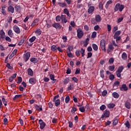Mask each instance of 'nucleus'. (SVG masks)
I'll list each match as a JSON object with an SVG mask.
<instances>
[{"label": "nucleus", "instance_id": "obj_30", "mask_svg": "<svg viewBox=\"0 0 131 131\" xmlns=\"http://www.w3.org/2000/svg\"><path fill=\"white\" fill-rule=\"evenodd\" d=\"M6 7H2L1 12L4 15H6Z\"/></svg>", "mask_w": 131, "mask_h": 131}, {"label": "nucleus", "instance_id": "obj_4", "mask_svg": "<svg viewBox=\"0 0 131 131\" xmlns=\"http://www.w3.org/2000/svg\"><path fill=\"white\" fill-rule=\"evenodd\" d=\"M73 49V46H69V47H68V48L67 50V56H68V57H69V58H72V57H73V54L71 53V51Z\"/></svg>", "mask_w": 131, "mask_h": 131}, {"label": "nucleus", "instance_id": "obj_11", "mask_svg": "<svg viewBox=\"0 0 131 131\" xmlns=\"http://www.w3.org/2000/svg\"><path fill=\"white\" fill-rule=\"evenodd\" d=\"M17 52H18V50L17 49L14 50L13 51V52H12V53L11 54V55L9 56V59L11 60V59H12L13 57H14V56H15V55L17 54Z\"/></svg>", "mask_w": 131, "mask_h": 131}, {"label": "nucleus", "instance_id": "obj_8", "mask_svg": "<svg viewBox=\"0 0 131 131\" xmlns=\"http://www.w3.org/2000/svg\"><path fill=\"white\" fill-rule=\"evenodd\" d=\"M120 90L121 91L126 92L128 90V88L126 86V84H123L121 85V87L120 88Z\"/></svg>", "mask_w": 131, "mask_h": 131}, {"label": "nucleus", "instance_id": "obj_23", "mask_svg": "<svg viewBox=\"0 0 131 131\" xmlns=\"http://www.w3.org/2000/svg\"><path fill=\"white\" fill-rule=\"evenodd\" d=\"M121 31L120 30L116 31L114 34V38H117V37H119V35L121 34Z\"/></svg>", "mask_w": 131, "mask_h": 131}, {"label": "nucleus", "instance_id": "obj_62", "mask_svg": "<svg viewBox=\"0 0 131 131\" xmlns=\"http://www.w3.org/2000/svg\"><path fill=\"white\" fill-rule=\"evenodd\" d=\"M97 32H95V31L93 32L92 34V36H91L92 38H95L97 36Z\"/></svg>", "mask_w": 131, "mask_h": 131}, {"label": "nucleus", "instance_id": "obj_24", "mask_svg": "<svg viewBox=\"0 0 131 131\" xmlns=\"http://www.w3.org/2000/svg\"><path fill=\"white\" fill-rule=\"evenodd\" d=\"M104 70L102 69L100 70V77L102 79L104 78L105 77V75H104Z\"/></svg>", "mask_w": 131, "mask_h": 131}, {"label": "nucleus", "instance_id": "obj_52", "mask_svg": "<svg viewBox=\"0 0 131 131\" xmlns=\"http://www.w3.org/2000/svg\"><path fill=\"white\" fill-rule=\"evenodd\" d=\"M2 102L4 104V106H6L7 105V102L5 98L4 97H3L2 98Z\"/></svg>", "mask_w": 131, "mask_h": 131}, {"label": "nucleus", "instance_id": "obj_41", "mask_svg": "<svg viewBox=\"0 0 131 131\" xmlns=\"http://www.w3.org/2000/svg\"><path fill=\"white\" fill-rule=\"evenodd\" d=\"M92 48L94 51H98V46L96 44H92Z\"/></svg>", "mask_w": 131, "mask_h": 131}, {"label": "nucleus", "instance_id": "obj_59", "mask_svg": "<svg viewBox=\"0 0 131 131\" xmlns=\"http://www.w3.org/2000/svg\"><path fill=\"white\" fill-rule=\"evenodd\" d=\"M22 77H18V78H17V84H20L22 82Z\"/></svg>", "mask_w": 131, "mask_h": 131}, {"label": "nucleus", "instance_id": "obj_56", "mask_svg": "<svg viewBox=\"0 0 131 131\" xmlns=\"http://www.w3.org/2000/svg\"><path fill=\"white\" fill-rule=\"evenodd\" d=\"M61 19V16H60V15H57L56 16V21L57 22L60 21Z\"/></svg>", "mask_w": 131, "mask_h": 131}, {"label": "nucleus", "instance_id": "obj_26", "mask_svg": "<svg viewBox=\"0 0 131 131\" xmlns=\"http://www.w3.org/2000/svg\"><path fill=\"white\" fill-rule=\"evenodd\" d=\"M59 6L62 8H66L67 6V4L66 3H58Z\"/></svg>", "mask_w": 131, "mask_h": 131}, {"label": "nucleus", "instance_id": "obj_47", "mask_svg": "<svg viewBox=\"0 0 131 131\" xmlns=\"http://www.w3.org/2000/svg\"><path fill=\"white\" fill-rule=\"evenodd\" d=\"M106 108V106L105 105L103 104L102 105V106H100V110L101 111H104V110H105Z\"/></svg>", "mask_w": 131, "mask_h": 131}, {"label": "nucleus", "instance_id": "obj_37", "mask_svg": "<svg viewBox=\"0 0 131 131\" xmlns=\"http://www.w3.org/2000/svg\"><path fill=\"white\" fill-rule=\"evenodd\" d=\"M125 107L127 109H130V104L128 101H126L125 102Z\"/></svg>", "mask_w": 131, "mask_h": 131}, {"label": "nucleus", "instance_id": "obj_40", "mask_svg": "<svg viewBox=\"0 0 131 131\" xmlns=\"http://www.w3.org/2000/svg\"><path fill=\"white\" fill-rule=\"evenodd\" d=\"M8 35L11 37L13 36V33L12 30L10 29L8 31Z\"/></svg>", "mask_w": 131, "mask_h": 131}, {"label": "nucleus", "instance_id": "obj_55", "mask_svg": "<svg viewBox=\"0 0 131 131\" xmlns=\"http://www.w3.org/2000/svg\"><path fill=\"white\" fill-rule=\"evenodd\" d=\"M108 49L111 50L112 51H114V50L115 49V48L114 47L113 45L108 44Z\"/></svg>", "mask_w": 131, "mask_h": 131}, {"label": "nucleus", "instance_id": "obj_42", "mask_svg": "<svg viewBox=\"0 0 131 131\" xmlns=\"http://www.w3.org/2000/svg\"><path fill=\"white\" fill-rule=\"evenodd\" d=\"M51 50L52 52H55V51H57V47L56 45H53L51 47Z\"/></svg>", "mask_w": 131, "mask_h": 131}, {"label": "nucleus", "instance_id": "obj_50", "mask_svg": "<svg viewBox=\"0 0 131 131\" xmlns=\"http://www.w3.org/2000/svg\"><path fill=\"white\" fill-rule=\"evenodd\" d=\"M125 125L126 126V127H127L128 129H129L130 128V124L129 123V122L128 121H127L126 123H125Z\"/></svg>", "mask_w": 131, "mask_h": 131}, {"label": "nucleus", "instance_id": "obj_36", "mask_svg": "<svg viewBox=\"0 0 131 131\" xmlns=\"http://www.w3.org/2000/svg\"><path fill=\"white\" fill-rule=\"evenodd\" d=\"M123 69H124V68L123 67V66H121L120 67H119L117 72L122 73Z\"/></svg>", "mask_w": 131, "mask_h": 131}, {"label": "nucleus", "instance_id": "obj_39", "mask_svg": "<svg viewBox=\"0 0 131 131\" xmlns=\"http://www.w3.org/2000/svg\"><path fill=\"white\" fill-rule=\"evenodd\" d=\"M50 78L51 80L55 82L56 81V79H55V75L53 74H50Z\"/></svg>", "mask_w": 131, "mask_h": 131}, {"label": "nucleus", "instance_id": "obj_33", "mask_svg": "<svg viewBox=\"0 0 131 131\" xmlns=\"http://www.w3.org/2000/svg\"><path fill=\"white\" fill-rule=\"evenodd\" d=\"M118 123V119L116 118L113 121V126H116Z\"/></svg>", "mask_w": 131, "mask_h": 131}, {"label": "nucleus", "instance_id": "obj_44", "mask_svg": "<svg viewBox=\"0 0 131 131\" xmlns=\"http://www.w3.org/2000/svg\"><path fill=\"white\" fill-rule=\"evenodd\" d=\"M36 39V36H32L31 38H30L29 39V42H34V41Z\"/></svg>", "mask_w": 131, "mask_h": 131}, {"label": "nucleus", "instance_id": "obj_12", "mask_svg": "<svg viewBox=\"0 0 131 131\" xmlns=\"http://www.w3.org/2000/svg\"><path fill=\"white\" fill-rule=\"evenodd\" d=\"M36 82V79L35 78H30L29 80V83L30 84H35Z\"/></svg>", "mask_w": 131, "mask_h": 131}, {"label": "nucleus", "instance_id": "obj_22", "mask_svg": "<svg viewBox=\"0 0 131 131\" xmlns=\"http://www.w3.org/2000/svg\"><path fill=\"white\" fill-rule=\"evenodd\" d=\"M35 109L38 112H41V111H42V106H40V105L39 106L38 105H35Z\"/></svg>", "mask_w": 131, "mask_h": 131}, {"label": "nucleus", "instance_id": "obj_60", "mask_svg": "<svg viewBox=\"0 0 131 131\" xmlns=\"http://www.w3.org/2000/svg\"><path fill=\"white\" fill-rule=\"evenodd\" d=\"M109 79L110 80H114L115 79V75L113 74H111L109 76Z\"/></svg>", "mask_w": 131, "mask_h": 131}, {"label": "nucleus", "instance_id": "obj_54", "mask_svg": "<svg viewBox=\"0 0 131 131\" xmlns=\"http://www.w3.org/2000/svg\"><path fill=\"white\" fill-rule=\"evenodd\" d=\"M85 50H84L83 48L81 49L80 53L81 54V56L82 57H84V56H85Z\"/></svg>", "mask_w": 131, "mask_h": 131}, {"label": "nucleus", "instance_id": "obj_43", "mask_svg": "<svg viewBox=\"0 0 131 131\" xmlns=\"http://www.w3.org/2000/svg\"><path fill=\"white\" fill-rule=\"evenodd\" d=\"M113 3V2L112 0L108 1L105 5V8H107L108 7L109 5H111V4H112Z\"/></svg>", "mask_w": 131, "mask_h": 131}, {"label": "nucleus", "instance_id": "obj_2", "mask_svg": "<svg viewBox=\"0 0 131 131\" xmlns=\"http://www.w3.org/2000/svg\"><path fill=\"white\" fill-rule=\"evenodd\" d=\"M124 8V5H121L119 3H118V4H116V5H115V7L114 8V11L115 12H117L119 10L120 12H122Z\"/></svg>", "mask_w": 131, "mask_h": 131}, {"label": "nucleus", "instance_id": "obj_25", "mask_svg": "<svg viewBox=\"0 0 131 131\" xmlns=\"http://www.w3.org/2000/svg\"><path fill=\"white\" fill-rule=\"evenodd\" d=\"M120 82L119 81H116L113 84V86L114 88L116 87V88H118L120 85Z\"/></svg>", "mask_w": 131, "mask_h": 131}, {"label": "nucleus", "instance_id": "obj_17", "mask_svg": "<svg viewBox=\"0 0 131 131\" xmlns=\"http://www.w3.org/2000/svg\"><path fill=\"white\" fill-rule=\"evenodd\" d=\"M7 10L8 12H11V13H14V8L12 6H10L8 7Z\"/></svg>", "mask_w": 131, "mask_h": 131}, {"label": "nucleus", "instance_id": "obj_49", "mask_svg": "<svg viewBox=\"0 0 131 131\" xmlns=\"http://www.w3.org/2000/svg\"><path fill=\"white\" fill-rule=\"evenodd\" d=\"M103 5L104 4H103V2H101L99 3V5H98L99 9L102 10L103 9Z\"/></svg>", "mask_w": 131, "mask_h": 131}, {"label": "nucleus", "instance_id": "obj_45", "mask_svg": "<svg viewBox=\"0 0 131 131\" xmlns=\"http://www.w3.org/2000/svg\"><path fill=\"white\" fill-rule=\"evenodd\" d=\"M70 101V97L69 95H67L65 98V103H68Z\"/></svg>", "mask_w": 131, "mask_h": 131}, {"label": "nucleus", "instance_id": "obj_29", "mask_svg": "<svg viewBox=\"0 0 131 131\" xmlns=\"http://www.w3.org/2000/svg\"><path fill=\"white\" fill-rule=\"evenodd\" d=\"M55 102V106L58 107L60 104V100L59 99L55 100V101H53Z\"/></svg>", "mask_w": 131, "mask_h": 131}, {"label": "nucleus", "instance_id": "obj_46", "mask_svg": "<svg viewBox=\"0 0 131 131\" xmlns=\"http://www.w3.org/2000/svg\"><path fill=\"white\" fill-rule=\"evenodd\" d=\"M91 21L93 25H97L98 23L95 18H92Z\"/></svg>", "mask_w": 131, "mask_h": 131}, {"label": "nucleus", "instance_id": "obj_5", "mask_svg": "<svg viewBox=\"0 0 131 131\" xmlns=\"http://www.w3.org/2000/svg\"><path fill=\"white\" fill-rule=\"evenodd\" d=\"M110 116V112L107 110H105L101 117V119H103L104 118H109Z\"/></svg>", "mask_w": 131, "mask_h": 131}, {"label": "nucleus", "instance_id": "obj_18", "mask_svg": "<svg viewBox=\"0 0 131 131\" xmlns=\"http://www.w3.org/2000/svg\"><path fill=\"white\" fill-rule=\"evenodd\" d=\"M63 13L67 14V15L69 17H71V15L70 14V12L67 8H65L63 9Z\"/></svg>", "mask_w": 131, "mask_h": 131}, {"label": "nucleus", "instance_id": "obj_16", "mask_svg": "<svg viewBox=\"0 0 131 131\" xmlns=\"http://www.w3.org/2000/svg\"><path fill=\"white\" fill-rule=\"evenodd\" d=\"M30 61L32 63H34V64H35V63H37V62H38V58L35 57H32L30 59Z\"/></svg>", "mask_w": 131, "mask_h": 131}, {"label": "nucleus", "instance_id": "obj_7", "mask_svg": "<svg viewBox=\"0 0 131 131\" xmlns=\"http://www.w3.org/2000/svg\"><path fill=\"white\" fill-rule=\"evenodd\" d=\"M77 32L78 38H81L84 35L82 30L80 28H79L78 29H77Z\"/></svg>", "mask_w": 131, "mask_h": 131}, {"label": "nucleus", "instance_id": "obj_64", "mask_svg": "<svg viewBox=\"0 0 131 131\" xmlns=\"http://www.w3.org/2000/svg\"><path fill=\"white\" fill-rule=\"evenodd\" d=\"M80 69L79 68H77L75 72V74L77 75V74H80Z\"/></svg>", "mask_w": 131, "mask_h": 131}, {"label": "nucleus", "instance_id": "obj_48", "mask_svg": "<svg viewBox=\"0 0 131 131\" xmlns=\"http://www.w3.org/2000/svg\"><path fill=\"white\" fill-rule=\"evenodd\" d=\"M79 110L81 113H84L85 112V108L84 106H82L79 108Z\"/></svg>", "mask_w": 131, "mask_h": 131}, {"label": "nucleus", "instance_id": "obj_6", "mask_svg": "<svg viewBox=\"0 0 131 131\" xmlns=\"http://www.w3.org/2000/svg\"><path fill=\"white\" fill-rule=\"evenodd\" d=\"M38 123L40 125V129H43L46 126V123L42 119L39 120Z\"/></svg>", "mask_w": 131, "mask_h": 131}, {"label": "nucleus", "instance_id": "obj_13", "mask_svg": "<svg viewBox=\"0 0 131 131\" xmlns=\"http://www.w3.org/2000/svg\"><path fill=\"white\" fill-rule=\"evenodd\" d=\"M95 9V7L94 6H90L89 7L88 10V12L89 14H91L93 13Z\"/></svg>", "mask_w": 131, "mask_h": 131}, {"label": "nucleus", "instance_id": "obj_61", "mask_svg": "<svg viewBox=\"0 0 131 131\" xmlns=\"http://www.w3.org/2000/svg\"><path fill=\"white\" fill-rule=\"evenodd\" d=\"M118 30V27L117 26H115L112 29V32L115 33L116 31Z\"/></svg>", "mask_w": 131, "mask_h": 131}, {"label": "nucleus", "instance_id": "obj_38", "mask_svg": "<svg viewBox=\"0 0 131 131\" xmlns=\"http://www.w3.org/2000/svg\"><path fill=\"white\" fill-rule=\"evenodd\" d=\"M35 33L36 34V35L37 36H39V35H40L41 34L42 31L40 29H39L36 30L35 31Z\"/></svg>", "mask_w": 131, "mask_h": 131}, {"label": "nucleus", "instance_id": "obj_1", "mask_svg": "<svg viewBox=\"0 0 131 131\" xmlns=\"http://www.w3.org/2000/svg\"><path fill=\"white\" fill-rule=\"evenodd\" d=\"M31 57V52L26 51H25V53L23 54V59L25 62L29 61Z\"/></svg>", "mask_w": 131, "mask_h": 131}, {"label": "nucleus", "instance_id": "obj_27", "mask_svg": "<svg viewBox=\"0 0 131 131\" xmlns=\"http://www.w3.org/2000/svg\"><path fill=\"white\" fill-rule=\"evenodd\" d=\"M14 9L16 12H19L21 10V7L18 5H15Z\"/></svg>", "mask_w": 131, "mask_h": 131}, {"label": "nucleus", "instance_id": "obj_63", "mask_svg": "<svg viewBox=\"0 0 131 131\" xmlns=\"http://www.w3.org/2000/svg\"><path fill=\"white\" fill-rule=\"evenodd\" d=\"M77 57H79L80 56V51L79 50H77L75 52Z\"/></svg>", "mask_w": 131, "mask_h": 131}, {"label": "nucleus", "instance_id": "obj_3", "mask_svg": "<svg viewBox=\"0 0 131 131\" xmlns=\"http://www.w3.org/2000/svg\"><path fill=\"white\" fill-rule=\"evenodd\" d=\"M105 45H106V41L104 39L101 40L100 46L102 51H103L104 52H106V51Z\"/></svg>", "mask_w": 131, "mask_h": 131}, {"label": "nucleus", "instance_id": "obj_35", "mask_svg": "<svg viewBox=\"0 0 131 131\" xmlns=\"http://www.w3.org/2000/svg\"><path fill=\"white\" fill-rule=\"evenodd\" d=\"M90 41V39L89 38H87L85 41L83 42V47H88L89 45V41Z\"/></svg>", "mask_w": 131, "mask_h": 131}, {"label": "nucleus", "instance_id": "obj_14", "mask_svg": "<svg viewBox=\"0 0 131 131\" xmlns=\"http://www.w3.org/2000/svg\"><path fill=\"white\" fill-rule=\"evenodd\" d=\"M61 21L62 24H66L68 22L67 19V16L65 15H61Z\"/></svg>", "mask_w": 131, "mask_h": 131}, {"label": "nucleus", "instance_id": "obj_53", "mask_svg": "<svg viewBox=\"0 0 131 131\" xmlns=\"http://www.w3.org/2000/svg\"><path fill=\"white\" fill-rule=\"evenodd\" d=\"M21 95H16L14 97H13V100L15 101L18 98H19L20 97H21Z\"/></svg>", "mask_w": 131, "mask_h": 131}, {"label": "nucleus", "instance_id": "obj_34", "mask_svg": "<svg viewBox=\"0 0 131 131\" xmlns=\"http://www.w3.org/2000/svg\"><path fill=\"white\" fill-rule=\"evenodd\" d=\"M69 82H70V78H66L63 81V83L64 85H67L69 83Z\"/></svg>", "mask_w": 131, "mask_h": 131}, {"label": "nucleus", "instance_id": "obj_21", "mask_svg": "<svg viewBox=\"0 0 131 131\" xmlns=\"http://www.w3.org/2000/svg\"><path fill=\"white\" fill-rule=\"evenodd\" d=\"M5 33L4 30L2 29L0 31V37H1V38H2V39L4 38H5Z\"/></svg>", "mask_w": 131, "mask_h": 131}, {"label": "nucleus", "instance_id": "obj_28", "mask_svg": "<svg viewBox=\"0 0 131 131\" xmlns=\"http://www.w3.org/2000/svg\"><path fill=\"white\" fill-rule=\"evenodd\" d=\"M121 58L123 60H126V59H127V55L126 54V53L123 52L122 54Z\"/></svg>", "mask_w": 131, "mask_h": 131}, {"label": "nucleus", "instance_id": "obj_32", "mask_svg": "<svg viewBox=\"0 0 131 131\" xmlns=\"http://www.w3.org/2000/svg\"><path fill=\"white\" fill-rule=\"evenodd\" d=\"M112 96L114 98H119V94L117 92H114L112 94Z\"/></svg>", "mask_w": 131, "mask_h": 131}, {"label": "nucleus", "instance_id": "obj_19", "mask_svg": "<svg viewBox=\"0 0 131 131\" xmlns=\"http://www.w3.org/2000/svg\"><path fill=\"white\" fill-rule=\"evenodd\" d=\"M96 21L98 22H101V20H102V18H101V17L100 15L98 14V15H95V18Z\"/></svg>", "mask_w": 131, "mask_h": 131}, {"label": "nucleus", "instance_id": "obj_15", "mask_svg": "<svg viewBox=\"0 0 131 131\" xmlns=\"http://www.w3.org/2000/svg\"><path fill=\"white\" fill-rule=\"evenodd\" d=\"M27 72H28V75L29 76H31V77L33 76L34 72L31 68H29L27 69Z\"/></svg>", "mask_w": 131, "mask_h": 131}, {"label": "nucleus", "instance_id": "obj_57", "mask_svg": "<svg viewBox=\"0 0 131 131\" xmlns=\"http://www.w3.org/2000/svg\"><path fill=\"white\" fill-rule=\"evenodd\" d=\"M108 69L110 71H114V70H115V66H110L108 67Z\"/></svg>", "mask_w": 131, "mask_h": 131}, {"label": "nucleus", "instance_id": "obj_31", "mask_svg": "<svg viewBox=\"0 0 131 131\" xmlns=\"http://www.w3.org/2000/svg\"><path fill=\"white\" fill-rule=\"evenodd\" d=\"M25 39L23 38H21V39L19 41V42L17 43V46H22V45H23L24 42H25Z\"/></svg>", "mask_w": 131, "mask_h": 131}, {"label": "nucleus", "instance_id": "obj_20", "mask_svg": "<svg viewBox=\"0 0 131 131\" xmlns=\"http://www.w3.org/2000/svg\"><path fill=\"white\" fill-rule=\"evenodd\" d=\"M107 106L109 109H112V108H114L116 106V104L113 103H111L108 104L107 105Z\"/></svg>", "mask_w": 131, "mask_h": 131}, {"label": "nucleus", "instance_id": "obj_9", "mask_svg": "<svg viewBox=\"0 0 131 131\" xmlns=\"http://www.w3.org/2000/svg\"><path fill=\"white\" fill-rule=\"evenodd\" d=\"M52 27H53L57 30L60 29L62 28V26L59 23H55L53 24Z\"/></svg>", "mask_w": 131, "mask_h": 131}, {"label": "nucleus", "instance_id": "obj_51", "mask_svg": "<svg viewBox=\"0 0 131 131\" xmlns=\"http://www.w3.org/2000/svg\"><path fill=\"white\" fill-rule=\"evenodd\" d=\"M108 93V92L106 90H104L102 93V96L103 97H105L107 94Z\"/></svg>", "mask_w": 131, "mask_h": 131}, {"label": "nucleus", "instance_id": "obj_10", "mask_svg": "<svg viewBox=\"0 0 131 131\" xmlns=\"http://www.w3.org/2000/svg\"><path fill=\"white\" fill-rule=\"evenodd\" d=\"M13 30L16 34H20L21 32L20 28L17 26H14Z\"/></svg>", "mask_w": 131, "mask_h": 131}, {"label": "nucleus", "instance_id": "obj_58", "mask_svg": "<svg viewBox=\"0 0 131 131\" xmlns=\"http://www.w3.org/2000/svg\"><path fill=\"white\" fill-rule=\"evenodd\" d=\"M107 29L108 32H111L112 31V26L109 24L107 25Z\"/></svg>", "mask_w": 131, "mask_h": 131}]
</instances>
